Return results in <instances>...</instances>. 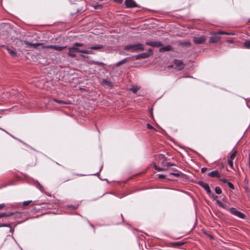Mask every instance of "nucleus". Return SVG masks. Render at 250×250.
<instances>
[{
  "label": "nucleus",
  "instance_id": "1",
  "mask_svg": "<svg viewBox=\"0 0 250 250\" xmlns=\"http://www.w3.org/2000/svg\"><path fill=\"white\" fill-rule=\"evenodd\" d=\"M24 42L25 44H26L27 46H33L35 48H37L38 46H42V48H48V49H53L54 50L61 51H62L64 48H66V46H60L57 45H43V43H30L27 41H24Z\"/></svg>",
  "mask_w": 250,
  "mask_h": 250
},
{
  "label": "nucleus",
  "instance_id": "2",
  "mask_svg": "<svg viewBox=\"0 0 250 250\" xmlns=\"http://www.w3.org/2000/svg\"><path fill=\"white\" fill-rule=\"evenodd\" d=\"M126 50H129L131 52H138L144 50V45L141 43L129 44L125 47Z\"/></svg>",
  "mask_w": 250,
  "mask_h": 250
},
{
  "label": "nucleus",
  "instance_id": "3",
  "mask_svg": "<svg viewBox=\"0 0 250 250\" xmlns=\"http://www.w3.org/2000/svg\"><path fill=\"white\" fill-rule=\"evenodd\" d=\"M77 52L83 53V49L73 46L68 48V55L72 58H74L76 56Z\"/></svg>",
  "mask_w": 250,
  "mask_h": 250
},
{
  "label": "nucleus",
  "instance_id": "4",
  "mask_svg": "<svg viewBox=\"0 0 250 250\" xmlns=\"http://www.w3.org/2000/svg\"><path fill=\"white\" fill-rule=\"evenodd\" d=\"M237 154V151L234 150L230 154V156H228V163L229 166L233 168V160L234 159L235 157H236Z\"/></svg>",
  "mask_w": 250,
  "mask_h": 250
},
{
  "label": "nucleus",
  "instance_id": "5",
  "mask_svg": "<svg viewBox=\"0 0 250 250\" xmlns=\"http://www.w3.org/2000/svg\"><path fill=\"white\" fill-rule=\"evenodd\" d=\"M230 211L231 214H232L233 215H234L240 218L244 219L245 218L246 216L244 213H243L242 212H241L238 210H237L234 208H231L230 209Z\"/></svg>",
  "mask_w": 250,
  "mask_h": 250
},
{
  "label": "nucleus",
  "instance_id": "6",
  "mask_svg": "<svg viewBox=\"0 0 250 250\" xmlns=\"http://www.w3.org/2000/svg\"><path fill=\"white\" fill-rule=\"evenodd\" d=\"M173 62L178 70H182L184 68L185 64L182 61L174 60Z\"/></svg>",
  "mask_w": 250,
  "mask_h": 250
},
{
  "label": "nucleus",
  "instance_id": "7",
  "mask_svg": "<svg viewBox=\"0 0 250 250\" xmlns=\"http://www.w3.org/2000/svg\"><path fill=\"white\" fill-rule=\"evenodd\" d=\"M125 4L127 8H134L138 7L137 3L133 0H125Z\"/></svg>",
  "mask_w": 250,
  "mask_h": 250
},
{
  "label": "nucleus",
  "instance_id": "8",
  "mask_svg": "<svg viewBox=\"0 0 250 250\" xmlns=\"http://www.w3.org/2000/svg\"><path fill=\"white\" fill-rule=\"evenodd\" d=\"M152 53V50L149 49L148 52L141 53L136 56V59H144L148 58Z\"/></svg>",
  "mask_w": 250,
  "mask_h": 250
},
{
  "label": "nucleus",
  "instance_id": "9",
  "mask_svg": "<svg viewBox=\"0 0 250 250\" xmlns=\"http://www.w3.org/2000/svg\"><path fill=\"white\" fill-rule=\"evenodd\" d=\"M156 158L160 161L163 166L165 167L166 163H167L166 161L167 159V157L165 156L164 155L160 154L157 156Z\"/></svg>",
  "mask_w": 250,
  "mask_h": 250
},
{
  "label": "nucleus",
  "instance_id": "10",
  "mask_svg": "<svg viewBox=\"0 0 250 250\" xmlns=\"http://www.w3.org/2000/svg\"><path fill=\"white\" fill-rule=\"evenodd\" d=\"M206 38L203 36L195 37L193 39V41L196 44L203 43L206 41Z\"/></svg>",
  "mask_w": 250,
  "mask_h": 250
},
{
  "label": "nucleus",
  "instance_id": "11",
  "mask_svg": "<svg viewBox=\"0 0 250 250\" xmlns=\"http://www.w3.org/2000/svg\"><path fill=\"white\" fill-rule=\"evenodd\" d=\"M146 44L152 47H160L162 45L160 42H147Z\"/></svg>",
  "mask_w": 250,
  "mask_h": 250
},
{
  "label": "nucleus",
  "instance_id": "12",
  "mask_svg": "<svg viewBox=\"0 0 250 250\" xmlns=\"http://www.w3.org/2000/svg\"><path fill=\"white\" fill-rule=\"evenodd\" d=\"M220 40V37L218 36L217 34H215L214 36L210 37L209 42L211 43H217L219 42Z\"/></svg>",
  "mask_w": 250,
  "mask_h": 250
},
{
  "label": "nucleus",
  "instance_id": "13",
  "mask_svg": "<svg viewBox=\"0 0 250 250\" xmlns=\"http://www.w3.org/2000/svg\"><path fill=\"white\" fill-rule=\"evenodd\" d=\"M2 47L5 48L12 57L17 56V53L14 50L10 49L8 46L6 45H3Z\"/></svg>",
  "mask_w": 250,
  "mask_h": 250
},
{
  "label": "nucleus",
  "instance_id": "14",
  "mask_svg": "<svg viewBox=\"0 0 250 250\" xmlns=\"http://www.w3.org/2000/svg\"><path fill=\"white\" fill-rule=\"evenodd\" d=\"M208 176L212 177H219L220 173L218 170H216L208 173Z\"/></svg>",
  "mask_w": 250,
  "mask_h": 250
},
{
  "label": "nucleus",
  "instance_id": "15",
  "mask_svg": "<svg viewBox=\"0 0 250 250\" xmlns=\"http://www.w3.org/2000/svg\"><path fill=\"white\" fill-rule=\"evenodd\" d=\"M153 168L157 171H165L167 169V168H162V167H158L157 166V165L156 164V163H154L153 164Z\"/></svg>",
  "mask_w": 250,
  "mask_h": 250
},
{
  "label": "nucleus",
  "instance_id": "16",
  "mask_svg": "<svg viewBox=\"0 0 250 250\" xmlns=\"http://www.w3.org/2000/svg\"><path fill=\"white\" fill-rule=\"evenodd\" d=\"M172 47L170 45H167L166 46L163 47L160 49V51L162 52L163 51H168L171 50Z\"/></svg>",
  "mask_w": 250,
  "mask_h": 250
},
{
  "label": "nucleus",
  "instance_id": "17",
  "mask_svg": "<svg viewBox=\"0 0 250 250\" xmlns=\"http://www.w3.org/2000/svg\"><path fill=\"white\" fill-rule=\"evenodd\" d=\"M14 214V212H11L9 213H0V218L2 217H9L12 216Z\"/></svg>",
  "mask_w": 250,
  "mask_h": 250
},
{
  "label": "nucleus",
  "instance_id": "18",
  "mask_svg": "<svg viewBox=\"0 0 250 250\" xmlns=\"http://www.w3.org/2000/svg\"><path fill=\"white\" fill-rule=\"evenodd\" d=\"M185 243L181 242H175L171 243V246L172 247H180L183 246Z\"/></svg>",
  "mask_w": 250,
  "mask_h": 250
},
{
  "label": "nucleus",
  "instance_id": "19",
  "mask_svg": "<svg viewBox=\"0 0 250 250\" xmlns=\"http://www.w3.org/2000/svg\"><path fill=\"white\" fill-rule=\"evenodd\" d=\"M216 202L217 205L219 207H221V208H225V209H226L228 208V206H227V205L224 204L220 201H219L218 200H216Z\"/></svg>",
  "mask_w": 250,
  "mask_h": 250
},
{
  "label": "nucleus",
  "instance_id": "20",
  "mask_svg": "<svg viewBox=\"0 0 250 250\" xmlns=\"http://www.w3.org/2000/svg\"><path fill=\"white\" fill-rule=\"evenodd\" d=\"M102 83L103 85H106L109 86H111L112 85L111 82L106 80H103L102 82Z\"/></svg>",
  "mask_w": 250,
  "mask_h": 250
},
{
  "label": "nucleus",
  "instance_id": "21",
  "mask_svg": "<svg viewBox=\"0 0 250 250\" xmlns=\"http://www.w3.org/2000/svg\"><path fill=\"white\" fill-rule=\"evenodd\" d=\"M199 185H200L202 187H203L205 189H206L208 187V185L206 183L203 182V181H200L198 183Z\"/></svg>",
  "mask_w": 250,
  "mask_h": 250
},
{
  "label": "nucleus",
  "instance_id": "22",
  "mask_svg": "<svg viewBox=\"0 0 250 250\" xmlns=\"http://www.w3.org/2000/svg\"><path fill=\"white\" fill-rule=\"evenodd\" d=\"M139 87L137 86H133L132 87L130 88L128 90L129 91H132L134 93H135L139 90Z\"/></svg>",
  "mask_w": 250,
  "mask_h": 250
},
{
  "label": "nucleus",
  "instance_id": "23",
  "mask_svg": "<svg viewBox=\"0 0 250 250\" xmlns=\"http://www.w3.org/2000/svg\"><path fill=\"white\" fill-rule=\"evenodd\" d=\"M53 101L56 102V103H58L59 104H68V103L67 102H65V101H62V100H58L57 99H54Z\"/></svg>",
  "mask_w": 250,
  "mask_h": 250
},
{
  "label": "nucleus",
  "instance_id": "24",
  "mask_svg": "<svg viewBox=\"0 0 250 250\" xmlns=\"http://www.w3.org/2000/svg\"><path fill=\"white\" fill-rule=\"evenodd\" d=\"M12 96L19 97V99H21V97H22V96L20 93L16 91H13L12 92Z\"/></svg>",
  "mask_w": 250,
  "mask_h": 250
},
{
  "label": "nucleus",
  "instance_id": "25",
  "mask_svg": "<svg viewBox=\"0 0 250 250\" xmlns=\"http://www.w3.org/2000/svg\"><path fill=\"white\" fill-rule=\"evenodd\" d=\"M243 47L245 48H250V40L246 41L243 44Z\"/></svg>",
  "mask_w": 250,
  "mask_h": 250
},
{
  "label": "nucleus",
  "instance_id": "26",
  "mask_svg": "<svg viewBox=\"0 0 250 250\" xmlns=\"http://www.w3.org/2000/svg\"><path fill=\"white\" fill-rule=\"evenodd\" d=\"M103 48V46L101 45H98L96 46H91L90 49L94 50H99Z\"/></svg>",
  "mask_w": 250,
  "mask_h": 250
},
{
  "label": "nucleus",
  "instance_id": "27",
  "mask_svg": "<svg viewBox=\"0 0 250 250\" xmlns=\"http://www.w3.org/2000/svg\"><path fill=\"white\" fill-rule=\"evenodd\" d=\"M13 215H14L15 218H19L21 217L22 215V213L20 212H16L14 213V214Z\"/></svg>",
  "mask_w": 250,
  "mask_h": 250
},
{
  "label": "nucleus",
  "instance_id": "28",
  "mask_svg": "<svg viewBox=\"0 0 250 250\" xmlns=\"http://www.w3.org/2000/svg\"><path fill=\"white\" fill-rule=\"evenodd\" d=\"M126 62V59H125L119 62H118L116 64V66H119L120 65H121V64L125 63V62Z\"/></svg>",
  "mask_w": 250,
  "mask_h": 250
},
{
  "label": "nucleus",
  "instance_id": "29",
  "mask_svg": "<svg viewBox=\"0 0 250 250\" xmlns=\"http://www.w3.org/2000/svg\"><path fill=\"white\" fill-rule=\"evenodd\" d=\"M215 192L218 194H220L222 192V189H221V188L219 187H217L215 188Z\"/></svg>",
  "mask_w": 250,
  "mask_h": 250
},
{
  "label": "nucleus",
  "instance_id": "30",
  "mask_svg": "<svg viewBox=\"0 0 250 250\" xmlns=\"http://www.w3.org/2000/svg\"><path fill=\"white\" fill-rule=\"evenodd\" d=\"M147 128L149 129L153 130L154 131H157L156 129L153 127L150 124H147L146 125Z\"/></svg>",
  "mask_w": 250,
  "mask_h": 250
},
{
  "label": "nucleus",
  "instance_id": "31",
  "mask_svg": "<svg viewBox=\"0 0 250 250\" xmlns=\"http://www.w3.org/2000/svg\"><path fill=\"white\" fill-rule=\"evenodd\" d=\"M180 44L182 46H190L191 45L190 43L188 42H181L180 43Z\"/></svg>",
  "mask_w": 250,
  "mask_h": 250
},
{
  "label": "nucleus",
  "instance_id": "32",
  "mask_svg": "<svg viewBox=\"0 0 250 250\" xmlns=\"http://www.w3.org/2000/svg\"><path fill=\"white\" fill-rule=\"evenodd\" d=\"M32 202V200H29V201H24L22 203L23 206H28Z\"/></svg>",
  "mask_w": 250,
  "mask_h": 250
},
{
  "label": "nucleus",
  "instance_id": "33",
  "mask_svg": "<svg viewBox=\"0 0 250 250\" xmlns=\"http://www.w3.org/2000/svg\"><path fill=\"white\" fill-rule=\"evenodd\" d=\"M83 53L85 54H92L93 52L91 50H83Z\"/></svg>",
  "mask_w": 250,
  "mask_h": 250
},
{
  "label": "nucleus",
  "instance_id": "34",
  "mask_svg": "<svg viewBox=\"0 0 250 250\" xmlns=\"http://www.w3.org/2000/svg\"><path fill=\"white\" fill-rule=\"evenodd\" d=\"M176 165L174 164H172L169 162H167L165 165V167H169L171 166H175Z\"/></svg>",
  "mask_w": 250,
  "mask_h": 250
},
{
  "label": "nucleus",
  "instance_id": "35",
  "mask_svg": "<svg viewBox=\"0 0 250 250\" xmlns=\"http://www.w3.org/2000/svg\"><path fill=\"white\" fill-rule=\"evenodd\" d=\"M218 34H221V35H233V33H227V32H222V31H219L218 32Z\"/></svg>",
  "mask_w": 250,
  "mask_h": 250
},
{
  "label": "nucleus",
  "instance_id": "36",
  "mask_svg": "<svg viewBox=\"0 0 250 250\" xmlns=\"http://www.w3.org/2000/svg\"><path fill=\"white\" fill-rule=\"evenodd\" d=\"M227 184H228V186L229 187V188H230L231 189H234V187L232 183H231L229 182H228L227 183Z\"/></svg>",
  "mask_w": 250,
  "mask_h": 250
},
{
  "label": "nucleus",
  "instance_id": "37",
  "mask_svg": "<svg viewBox=\"0 0 250 250\" xmlns=\"http://www.w3.org/2000/svg\"><path fill=\"white\" fill-rule=\"evenodd\" d=\"M102 5L100 4L94 6V8L95 9H102Z\"/></svg>",
  "mask_w": 250,
  "mask_h": 250
},
{
  "label": "nucleus",
  "instance_id": "38",
  "mask_svg": "<svg viewBox=\"0 0 250 250\" xmlns=\"http://www.w3.org/2000/svg\"><path fill=\"white\" fill-rule=\"evenodd\" d=\"M158 177L159 179H163L166 178V175L164 174H158Z\"/></svg>",
  "mask_w": 250,
  "mask_h": 250
},
{
  "label": "nucleus",
  "instance_id": "39",
  "mask_svg": "<svg viewBox=\"0 0 250 250\" xmlns=\"http://www.w3.org/2000/svg\"><path fill=\"white\" fill-rule=\"evenodd\" d=\"M83 45V43H79V42H76L74 44V46H75V47H77V46H82Z\"/></svg>",
  "mask_w": 250,
  "mask_h": 250
},
{
  "label": "nucleus",
  "instance_id": "40",
  "mask_svg": "<svg viewBox=\"0 0 250 250\" xmlns=\"http://www.w3.org/2000/svg\"><path fill=\"white\" fill-rule=\"evenodd\" d=\"M205 190H206V191L207 192V193L208 194H210L211 193V190L210 189V188H209V186H208V187Z\"/></svg>",
  "mask_w": 250,
  "mask_h": 250
},
{
  "label": "nucleus",
  "instance_id": "41",
  "mask_svg": "<svg viewBox=\"0 0 250 250\" xmlns=\"http://www.w3.org/2000/svg\"><path fill=\"white\" fill-rule=\"evenodd\" d=\"M220 180L225 183H227L229 182L227 179L225 178H221L220 179Z\"/></svg>",
  "mask_w": 250,
  "mask_h": 250
},
{
  "label": "nucleus",
  "instance_id": "42",
  "mask_svg": "<svg viewBox=\"0 0 250 250\" xmlns=\"http://www.w3.org/2000/svg\"><path fill=\"white\" fill-rule=\"evenodd\" d=\"M114 1L117 2L118 3H122L123 1V0H113Z\"/></svg>",
  "mask_w": 250,
  "mask_h": 250
},
{
  "label": "nucleus",
  "instance_id": "43",
  "mask_svg": "<svg viewBox=\"0 0 250 250\" xmlns=\"http://www.w3.org/2000/svg\"><path fill=\"white\" fill-rule=\"evenodd\" d=\"M170 175H173L176 177H179L180 176V174L178 173H170Z\"/></svg>",
  "mask_w": 250,
  "mask_h": 250
},
{
  "label": "nucleus",
  "instance_id": "44",
  "mask_svg": "<svg viewBox=\"0 0 250 250\" xmlns=\"http://www.w3.org/2000/svg\"><path fill=\"white\" fill-rule=\"evenodd\" d=\"M9 225L7 224H1L0 225V227H8Z\"/></svg>",
  "mask_w": 250,
  "mask_h": 250
},
{
  "label": "nucleus",
  "instance_id": "45",
  "mask_svg": "<svg viewBox=\"0 0 250 250\" xmlns=\"http://www.w3.org/2000/svg\"><path fill=\"white\" fill-rule=\"evenodd\" d=\"M5 207V204H0V209H2L3 208H4Z\"/></svg>",
  "mask_w": 250,
  "mask_h": 250
},
{
  "label": "nucleus",
  "instance_id": "46",
  "mask_svg": "<svg viewBox=\"0 0 250 250\" xmlns=\"http://www.w3.org/2000/svg\"><path fill=\"white\" fill-rule=\"evenodd\" d=\"M207 168H206V167H203L201 169V171L202 173H204L206 170H207Z\"/></svg>",
  "mask_w": 250,
  "mask_h": 250
},
{
  "label": "nucleus",
  "instance_id": "47",
  "mask_svg": "<svg viewBox=\"0 0 250 250\" xmlns=\"http://www.w3.org/2000/svg\"><path fill=\"white\" fill-rule=\"evenodd\" d=\"M94 63H96V64H99L100 65H103L104 64V63L103 62H94Z\"/></svg>",
  "mask_w": 250,
  "mask_h": 250
},
{
  "label": "nucleus",
  "instance_id": "48",
  "mask_svg": "<svg viewBox=\"0 0 250 250\" xmlns=\"http://www.w3.org/2000/svg\"><path fill=\"white\" fill-rule=\"evenodd\" d=\"M217 195H213V198L214 199H216L217 198Z\"/></svg>",
  "mask_w": 250,
  "mask_h": 250
},
{
  "label": "nucleus",
  "instance_id": "49",
  "mask_svg": "<svg viewBox=\"0 0 250 250\" xmlns=\"http://www.w3.org/2000/svg\"><path fill=\"white\" fill-rule=\"evenodd\" d=\"M228 42L230 43H233V41H228Z\"/></svg>",
  "mask_w": 250,
  "mask_h": 250
},
{
  "label": "nucleus",
  "instance_id": "50",
  "mask_svg": "<svg viewBox=\"0 0 250 250\" xmlns=\"http://www.w3.org/2000/svg\"><path fill=\"white\" fill-rule=\"evenodd\" d=\"M172 67V66H168V67H169V68H171V67Z\"/></svg>",
  "mask_w": 250,
  "mask_h": 250
},
{
  "label": "nucleus",
  "instance_id": "51",
  "mask_svg": "<svg viewBox=\"0 0 250 250\" xmlns=\"http://www.w3.org/2000/svg\"><path fill=\"white\" fill-rule=\"evenodd\" d=\"M248 21L250 22V18L249 19Z\"/></svg>",
  "mask_w": 250,
  "mask_h": 250
},
{
  "label": "nucleus",
  "instance_id": "52",
  "mask_svg": "<svg viewBox=\"0 0 250 250\" xmlns=\"http://www.w3.org/2000/svg\"><path fill=\"white\" fill-rule=\"evenodd\" d=\"M77 175H79V176H82V174H77Z\"/></svg>",
  "mask_w": 250,
  "mask_h": 250
}]
</instances>
